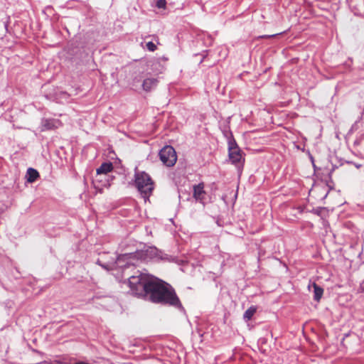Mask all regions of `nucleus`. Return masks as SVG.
<instances>
[{"instance_id": "12", "label": "nucleus", "mask_w": 364, "mask_h": 364, "mask_svg": "<svg viewBox=\"0 0 364 364\" xmlns=\"http://www.w3.org/2000/svg\"><path fill=\"white\" fill-rule=\"evenodd\" d=\"M312 286L314 288V299L319 301L323 296V289L315 282L313 283Z\"/></svg>"}, {"instance_id": "7", "label": "nucleus", "mask_w": 364, "mask_h": 364, "mask_svg": "<svg viewBox=\"0 0 364 364\" xmlns=\"http://www.w3.org/2000/svg\"><path fill=\"white\" fill-rule=\"evenodd\" d=\"M25 178L28 183H33L40 178V174L36 169L30 167L26 171Z\"/></svg>"}, {"instance_id": "23", "label": "nucleus", "mask_w": 364, "mask_h": 364, "mask_svg": "<svg viewBox=\"0 0 364 364\" xmlns=\"http://www.w3.org/2000/svg\"><path fill=\"white\" fill-rule=\"evenodd\" d=\"M328 186L329 187V190L328 191L327 193L325 195V196L323 197L324 198L327 197V195L329 192L330 190L333 189V187L330 186L328 184Z\"/></svg>"}, {"instance_id": "5", "label": "nucleus", "mask_w": 364, "mask_h": 364, "mask_svg": "<svg viewBox=\"0 0 364 364\" xmlns=\"http://www.w3.org/2000/svg\"><path fill=\"white\" fill-rule=\"evenodd\" d=\"M242 151L240 149L229 151L228 156L230 162L237 168L242 167L245 158L242 156Z\"/></svg>"}, {"instance_id": "15", "label": "nucleus", "mask_w": 364, "mask_h": 364, "mask_svg": "<svg viewBox=\"0 0 364 364\" xmlns=\"http://www.w3.org/2000/svg\"><path fill=\"white\" fill-rule=\"evenodd\" d=\"M146 48L149 51H154L156 49V46L152 41H149L146 43Z\"/></svg>"}, {"instance_id": "19", "label": "nucleus", "mask_w": 364, "mask_h": 364, "mask_svg": "<svg viewBox=\"0 0 364 364\" xmlns=\"http://www.w3.org/2000/svg\"><path fill=\"white\" fill-rule=\"evenodd\" d=\"M278 34H274V35H271V36H262L261 38H272V37H274V36H276Z\"/></svg>"}, {"instance_id": "22", "label": "nucleus", "mask_w": 364, "mask_h": 364, "mask_svg": "<svg viewBox=\"0 0 364 364\" xmlns=\"http://www.w3.org/2000/svg\"><path fill=\"white\" fill-rule=\"evenodd\" d=\"M332 165H333V169H332V171H331L330 172V173H329V176H331V172H332L333 170H335V168H337L338 167V165H336V164H332Z\"/></svg>"}, {"instance_id": "24", "label": "nucleus", "mask_w": 364, "mask_h": 364, "mask_svg": "<svg viewBox=\"0 0 364 364\" xmlns=\"http://www.w3.org/2000/svg\"><path fill=\"white\" fill-rule=\"evenodd\" d=\"M361 287H362L363 290L364 291V281L363 282V283L361 284Z\"/></svg>"}, {"instance_id": "20", "label": "nucleus", "mask_w": 364, "mask_h": 364, "mask_svg": "<svg viewBox=\"0 0 364 364\" xmlns=\"http://www.w3.org/2000/svg\"><path fill=\"white\" fill-rule=\"evenodd\" d=\"M69 364H89L88 363L84 362V361H77L73 363H69Z\"/></svg>"}, {"instance_id": "6", "label": "nucleus", "mask_w": 364, "mask_h": 364, "mask_svg": "<svg viewBox=\"0 0 364 364\" xmlns=\"http://www.w3.org/2000/svg\"><path fill=\"white\" fill-rule=\"evenodd\" d=\"M193 196L196 201L203 203L205 200V191H204V183L203 182L193 186Z\"/></svg>"}, {"instance_id": "26", "label": "nucleus", "mask_w": 364, "mask_h": 364, "mask_svg": "<svg viewBox=\"0 0 364 364\" xmlns=\"http://www.w3.org/2000/svg\"><path fill=\"white\" fill-rule=\"evenodd\" d=\"M312 165H313L314 168L315 169V168H316V165H315V164L314 163V164H312Z\"/></svg>"}, {"instance_id": "27", "label": "nucleus", "mask_w": 364, "mask_h": 364, "mask_svg": "<svg viewBox=\"0 0 364 364\" xmlns=\"http://www.w3.org/2000/svg\"><path fill=\"white\" fill-rule=\"evenodd\" d=\"M66 364H69V363H66Z\"/></svg>"}, {"instance_id": "2", "label": "nucleus", "mask_w": 364, "mask_h": 364, "mask_svg": "<svg viewBox=\"0 0 364 364\" xmlns=\"http://www.w3.org/2000/svg\"><path fill=\"white\" fill-rule=\"evenodd\" d=\"M160 252L155 247H149L145 250H136L132 252H124L119 255L115 259L114 262L119 268H127L129 266H135L138 260H147L159 257L161 260L178 263L179 264L183 262V260L178 259L176 257L168 255H161Z\"/></svg>"}, {"instance_id": "14", "label": "nucleus", "mask_w": 364, "mask_h": 364, "mask_svg": "<svg viewBox=\"0 0 364 364\" xmlns=\"http://www.w3.org/2000/svg\"><path fill=\"white\" fill-rule=\"evenodd\" d=\"M166 5V0H157L156 3V6L159 9H165Z\"/></svg>"}, {"instance_id": "1", "label": "nucleus", "mask_w": 364, "mask_h": 364, "mask_svg": "<svg viewBox=\"0 0 364 364\" xmlns=\"http://www.w3.org/2000/svg\"><path fill=\"white\" fill-rule=\"evenodd\" d=\"M129 286L134 294L154 304L172 306L185 313L175 289L168 283L154 276L138 272L128 279Z\"/></svg>"}, {"instance_id": "9", "label": "nucleus", "mask_w": 364, "mask_h": 364, "mask_svg": "<svg viewBox=\"0 0 364 364\" xmlns=\"http://www.w3.org/2000/svg\"><path fill=\"white\" fill-rule=\"evenodd\" d=\"M225 135L228 139V151L240 149L239 146L237 145V143L236 142L232 135V133L230 131L227 132Z\"/></svg>"}, {"instance_id": "8", "label": "nucleus", "mask_w": 364, "mask_h": 364, "mask_svg": "<svg viewBox=\"0 0 364 364\" xmlns=\"http://www.w3.org/2000/svg\"><path fill=\"white\" fill-rule=\"evenodd\" d=\"M59 121L55 119H43L41 122L42 131L57 128Z\"/></svg>"}, {"instance_id": "4", "label": "nucleus", "mask_w": 364, "mask_h": 364, "mask_svg": "<svg viewBox=\"0 0 364 364\" xmlns=\"http://www.w3.org/2000/svg\"><path fill=\"white\" fill-rule=\"evenodd\" d=\"M161 162L167 167H172L177 161V155L173 146L166 145L159 153Z\"/></svg>"}, {"instance_id": "25", "label": "nucleus", "mask_w": 364, "mask_h": 364, "mask_svg": "<svg viewBox=\"0 0 364 364\" xmlns=\"http://www.w3.org/2000/svg\"><path fill=\"white\" fill-rule=\"evenodd\" d=\"M178 198H179L180 200L182 198V196H181V195L180 193L178 195Z\"/></svg>"}, {"instance_id": "21", "label": "nucleus", "mask_w": 364, "mask_h": 364, "mask_svg": "<svg viewBox=\"0 0 364 364\" xmlns=\"http://www.w3.org/2000/svg\"><path fill=\"white\" fill-rule=\"evenodd\" d=\"M336 160H337L340 163L338 166H341L343 164V160L338 159V158L337 156H336Z\"/></svg>"}, {"instance_id": "13", "label": "nucleus", "mask_w": 364, "mask_h": 364, "mask_svg": "<svg viewBox=\"0 0 364 364\" xmlns=\"http://www.w3.org/2000/svg\"><path fill=\"white\" fill-rule=\"evenodd\" d=\"M257 309V308L255 306H251L249 307L243 314V319L245 321H250L252 318L254 314L256 313Z\"/></svg>"}, {"instance_id": "18", "label": "nucleus", "mask_w": 364, "mask_h": 364, "mask_svg": "<svg viewBox=\"0 0 364 364\" xmlns=\"http://www.w3.org/2000/svg\"><path fill=\"white\" fill-rule=\"evenodd\" d=\"M308 154H309V159H310V160H311V161L312 164H314V159L313 156L310 154V151H308Z\"/></svg>"}, {"instance_id": "17", "label": "nucleus", "mask_w": 364, "mask_h": 364, "mask_svg": "<svg viewBox=\"0 0 364 364\" xmlns=\"http://www.w3.org/2000/svg\"><path fill=\"white\" fill-rule=\"evenodd\" d=\"M347 164H353L357 168H360L362 165L356 163H353L352 161H346Z\"/></svg>"}, {"instance_id": "10", "label": "nucleus", "mask_w": 364, "mask_h": 364, "mask_svg": "<svg viewBox=\"0 0 364 364\" xmlns=\"http://www.w3.org/2000/svg\"><path fill=\"white\" fill-rule=\"evenodd\" d=\"M158 80L155 78H146L143 81L142 87L144 90L149 92L156 87Z\"/></svg>"}, {"instance_id": "16", "label": "nucleus", "mask_w": 364, "mask_h": 364, "mask_svg": "<svg viewBox=\"0 0 364 364\" xmlns=\"http://www.w3.org/2000/svg\"><path fill=\"white\" fill-rule=\"evenodd\" d=\"M96 264H97L98 265L101 266L102 268H104L105 269H109V264H103L100 259H97V262H96Z\"/></svg>"}, {"instance_id": "11", "label": "nucleus", "mask_w": 364, "mask_h": 364, "mask_svg": "<svg viewBox=\"0 0 364 364\" xmlns=\"http://www.w3.org/2000/svg\"><path fill=\"white\" fill-rule=\"evenodd\" d=\"M113 169V165L111 162H104L97 168V175L107 174Z\"/></svg>"}, {"instance_id": "3", "label": "nucleus", "mask_w": 364, "mask_h": 364, "mask_svg": "<svg viewBox=\"0 0 364 364\" xmlns=\"http://www.w3.org/2000/svg\"><path fill=\"white\" fill-rule=\"evenodd\" d=\"M134 171V186L143 198H148L154 189V181L146 172L138 171L137 167Z\"/></svg>"}]
</instances>
